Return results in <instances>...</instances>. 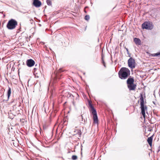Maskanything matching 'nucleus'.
<instances>
[{
    "label": "nucleus",
    "mask_w": 160,
    "mask_h": 160,
    "mask_svg": "<svg viewBox=\"0 0 160 160\" xmlns=\"http://www.w3.org/2000/svg\"><path fill=\"white\" fill-rule=\"evenodd\" d=\"M130 75V70L128 68H122L118 72L119 77L122 79H127Z\"/></svg>",
    "instance_id": "f257e3e1"
},
{
    "label": "nucleus",
    "mask_w": 160,
    "mask_h": 160,
    "mask_svg": "<svg viewBox=\"0 0 160 160\" xmlns=\"http://www.w3.org/2000/svg\"><path fill=\"white\" fill-rule=\"evenodd\" d=\"M140 108L141 110V113L142 114L143 118L145 119V111L147 110V106L144 105V101L143 97L142 94H140Z\"/></svg>",
    "instance_id": "f03ea898"
},
{
    "label": "nucleus",
    "mask_w": 160,
    "mask_h": 160,
    "mask_svg": "<svg viewBox=\"0 0 160 160\" xmlns=\"http://www.w3.org/2000/svg\"><path fill=\"white\" fill-rule=\"evenodd\" d=\"M18 25V22L15 19H11L8 21L6 27L9 30L15 29Z\"/></svg>",
    "instance_id": "7ed1b4c3"
},
{
    "label": "nucleus",
    "mask_w": 160,
    "mask_h": 160,
    "mask_svg": "<svg viewBox=\"0 0 160 160\" xmlns=\"http://www.w3.org/2000/svg\"><path fill=\"white\" fill-rule=\"evenodd\" d=\"M143 29L151 30L153 28V26L152 23L149 22H145L142 25Z\"/></svg>",
    "instance_id": "20e7f679"
},
{
    "label": "nucleus",
    "mask_w": 160,
    "mask_h": 160,
    "mask_svg": "<svg viewBox=\"0 0 160 160\" xmlns=\"http://www.w3.org/2000/svg\"><path fill=\"white\" fill-rule=\"evenodd\" d=\"M128 65L129 67L131 68H134L135 66V60L132 58H130L128 60Z\"/></svg>",
    "instance_id": "39448f33"
},
{
    "label": "nucleus",
    "mask_w": 160,
    "mask_h": 160,
    "mask_svg": "<svg viewBox=\"0 0 160 160\" xmlns=\"http://www.w3.org/2000/svg\"><path fill=\"white\" fill-rule=\"evenodd\" d=\"M89 108V110L93 115L97 114V112L96 109L94 108L91 104L90 101H89L88 102Z\"/></svg>",
    "instance_id": "423d86ee"
},
{
    "label": "nucleus",
    "mask_w": 160,
    "mask_h": 160,
    "mask_svg": "<svg viewBox=\"0 0 160 160\" xmlns=\"http://www.w3.org/2000/svg\"><path fill=\"white\" fill-rule=\"evenodd\" d=\"M35 64V62L32 59H29L27 60L26 61L27 65L28 67H32Z\"/></svg>",
    "instance_id": "0eeeda50"
},
{
    "label": "nucleus",
    "mask_w": 160,
    "mask_h": 160,
    "mask_svg": "<svg viewBox=\"0 0 160 160\" xmlns=\"http://www.w3.org/2000/svg\"><path fill=\"white\" fill-rule=\"evenodd\" d=\"M33 4L36 7H39L41 5V2L39 0H34Z\"/></svg>",
    "instance_id": "6e6552de"
},
{
    "label": "nucleus",
    "mask_w": 160,
    "mask_h": 160,
    "mask_svg": "<svg viewBox=\"0 0 160 160\" xmlns=\"http://www.w3.org/2000/svg\"><path fill=\"white\" fill-rule=\"evenodd\" d=\"M130 91H134L135 90L136 87V84L134 83L132 84L127 85Z\"/></svg>",
    "instance_id": "1a4fd4ad"
},
{
    "label": "nucleus",
    "mask_w": 160,
    "mask_h": 160,
    "mask_svg": "<svg viewBox=\"0 0 160 160\" xmlns=\"http://www.w3.org/2000/svg\"><path fill=\"white\" fill-rule=\"evenodd\" d=\"M134 79L133 78H128L127 81V85L134 83Z\"/></svg>",
    "instance_id": "9d476101"
},
{
    "label": "nucleus",
    "mask_w": 160,
    "mask_h": 160,
    "mask_svg": "<svg viewBox=\"0 0 160 160\" xmlns=\"http://www.w3.org/2000/svg\"><path fill=\"white\" fill-rule=\"evenodd\" d=\"M93 120L94 123L98 124V119L97 114L93 115Z\"/></svg>",
    "instance_id": "9b49d317"
},
{
    "label": "nucleus",
    "mask_w": 160,
    "mask_h": 160,
    "mask_svg": "<svg viewBox=\"0 0 160 160\" xmlns=\"http://www.w3.org/2000/svg\"><path fill=\"white\" fill-rule=\"evenodd\" d=\"M134 41L137 45H140L141 44V41L138 38H135L134 39Z\"/></svg>",
    "instance_id": "f8f14e48"
},
{
    "label": "nucleus",
    "mask_w": 160,
    "mask_h": 160,
    "mask_svg": "<svg viewBox=\"0 0 160 160\" xmlns=\"http://www.w3.org/2000/svg\"><path fill=\"white\" fill-rule=\"evenodd\" d=\"M152 136L148 138L147 139V141L150 147L152 146Z\"/></svg>",
    "instance_id": "ddd939ff"
},
{
    "label": "nucleus",
    "mask_w": 160,
    "mask_h": 160,
    "mask_svg": "<svg viewBox=\"0 0 160 160\" xmlns=\"http://www.w3.org/2000/svg\"><path fill=\"white\" fill-rule=\"evenodd\" d=\"M74 133H73V135H75L77 134H78L79 135L81 134V132L79 129H76L74 131Z\"/></svg>",
    "instance_id": "4468645a"
},
{
    "label": "nucleus",
    "mask_w": 160,
    "mask_h": 160,
    "mask_svg": "<svg viewBox=\"0 0 160 160\" xmlns=\"http://www.w3.org/2000/svg\"><path fill=\"white\" fill-rule=\"evenodd\" d=\"M11 88L9 87V89L8 90V93H7V95H8V99H9V98L11 94Z\"/></svg>",
    "instance_id": "2eb2a0df"
},
{
    "label": "nucleus",
    "mask_w": 160,
    "mask_h": 160,
    "mask_svg": "<svg viewBox=\"0 0 160 160\" xmlns=\"http://www.w3.org/2000/svg\"><path fill=\"white\" fill-rule=\"evenodd\" d=\"M63 72V70L62 69H59L57 71V73L56 74V77L57 78H58V76L59 75V73Z\"/></svg>",
    "instance_id": "dca6fc26"
},
{
    "label": "nucleus",
    "mask_w": 160,
    "mask_h": 160,
    "mask_svg": "<svg viewBox=\"0 0 160 160\" xmlns=\"http://www.w3.org/2000/svg\"><path fill=\"white\" fill-rule=\"evenodd\" d=\"M77 158L78 157L76 155H72V159L73 160H76Z\"/></svg>",
    "instance_id": "f3484780"
},
{
    "label": "nucleus",
    "mask_w": 160,
    "mask_h": 160,
    "mask_svg": "<svg viewBox=\"0 0 160 160\" xmlns=\"http://www.w3.org/2000/svg\"><path fill=\"white\" fill-rule=\"evenodd\" d=\"M47 3L48 5L51 6L52 5V2L50 0H47Z\"/></svg>",
    "instance_id": "a211bd4d"
},
{
    "label": "nucleus",
    "mask_w": 160,
    "mask_h": 160,
    "mask_svg": "<svg viewBox=\"0 0 160 160\" xmlns=\"http://www.w3.org/2000/svg\"><path fill=\"white\" fill-rule=\"evenodd\" d=\"M89 18L90 17L88 15H86V16H85L84 17L85 19L87 21L89 20Z\"/></svg>",
    "instance_id": "6ab92c4d"
},
{
    "label": "nucleus",
    "mask_w": 160,
    "mask_h": 160,
    "mask_svg": "<svg viewBox=\"0 0 160 160\" xmlns=\"http://www.w3.org/2000/svg\"><path fill=\"white\" fill-rule=\"evenodd\" d=\"M102 63H103V65L105 67H106L105 62L104 61V59H103V58H102Z\"/></svg>",
    "instance_id": "aec40b11"
},
{
    "label": "nucleus",
    "mask_w": 160,
    "mask_h": 160,
    "mask_svg": "<svg viewBox=\"0 0 160 160\" xmlns=\"http://www.w3.org/2000/svg\"><path fill=\"white\" fill-rule=\"evenodd\" d=\"M160 55V53H157L156 54V56H158V55Z\"/></svg>",
    "instance_id": "412c9836"
},
{
    "label": "nucleus",
    "mask_w": 160,
    "mask_h": 160,
    "mask_svg": "<svg viewBox=\"0 0 160 160\" xmlns=\"http://www.w3.org/2000/svg\"><path fill=\"white\" fill-rule=\"evenodd\" d=\"M87 8V7H85V8H84V12H85L86 13H87V12H86V10H85V8Z\"/></svg>",
    "instance_id": "4be33fe9"
},
{
    "label": "nucleus",
    "mask_w": 160,
    "mask_h": 160,
    "mask_svg": "<svg viewBox=\"0 0 160 160\" xmlns=\"http://www.w3.org/2000/svg\"><path fill=\"white\" fill-rule=\"evenodd\" d=\"M126 49L127 52H128L129 51H128V49L127 48H126Z\"/></svg>",
    "instance_id": "5701e85b"
},
{
    "label": "nucleus",
    "mask_w": 160,
    "mask_h": 160,
    "mask_svg": "<svg viewBox=\"0 0 160 160\" xmlns=\"http://www.w3.org/2000/svg\"><path fill=\"white\" fill-rule=\"evenodd\" d=\"M5 15H4V17H5Z\"/></svg>",
    "instance_id": "b1692460"
}]
</instances>
